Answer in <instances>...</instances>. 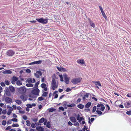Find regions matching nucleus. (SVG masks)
<instances>
[{"label":"nucleus","mask_w":131,"mask_h":131,"mask_svg":"<svg viewBox=\"0 0 131 131\" xmlns=\"http://www.w3.org/2000/svg\"><path fill=\"white\" fill-rule=\"evenodd\" d=\"M51 85L53 90H55V88H56L58 87V84L57 83L55 79L54 78H52V82Z\"/></svg>","instance_id":"f257e3e1"},{"label":"nucleus","mask_w":131,"mask_h":131,"mask_svg":"<svg viewBox=\"0 0 131 131\" xmlns=\"http://www.w3.org/2000/svg\"><path fill=\"white\" fill-rule=\"evenodd\" d=\"M82 79L80 78H74L71 80V82L74 84H76L79 83L81 81Z\"/></svg>","instance_id":"f03ea898"},{"label":"nucleus","mask_w":131,"mask_h":131,"mask_svg":"<svg viewBox=\"0 0 131 131\" xmlns=\"http://www.w3.org/2000/svg\"><path fill=\"white\" fill-rule=\"evenodd\" d=\"M18 92L20 94H24L26 91V89L25 86L19 88L18 89Z\"/></svg>","instance_id":"7ed1b4c3"},{"label":"nucleus","mask_w":131,"mask_h":131,"mask_svg":"<svg viewBox=\"0 0 131 131\" xmlns=\"http://www.w3.org/2000/svg\"><path fill=\"white\" fill-rule=\"evenodd\" d=\"M39 92L40 90L38 88H36L31 91L32 93L36 95H39Z\"/></svg>","instance_id":"20e7f679"},{"label":"nucleus","mask_w":131,"mask_h":131,"mask_svg":"<svg viewBox=\"0 0 131 131\" xmlns=\"http://www.w3.org/2000/svg\"><path fill=\"white\" fill-rule=\"evenodd\" d=\"M15 52L13 50H9L7 51L6 54L8 56H12L15 54Z\"/></svg>","instance_id":"39448f33"},{"label":"nucleus","mask_w":131,"mask_h":131,"mask_svg":"<svg viewBox=\"0 0 131 131\" xmlns=\"http://www.w3.org/2000/svg\"><path fill=\"white\" fill-rule=\"evenodd\" d=\"M63 76L64 79L65 83L67 84H68L69 83V79L67 75L65 74H63Z\"/></svg>","instance_id":"423d86ee"},{"label":"nucleus","mask_w":131,"mask_h":131,"mask_svg":"<svg viewBox=\"0 0 131 131\" xmlns=\"http://www.w3.org/2000/svg\"><path fill=\"white\" fill-rule=\"evenodd\" d=\"M27 96L25 94L21 95L20 96V98L23 101H25L27 100Z\"/></svg>","instance_id":"0eeeda50"},{"label":"nucleus","mask_w":131,"mask_h":131,"mask_svg":"<svg viewBox=\"0 0 131 131\" xmlns=\"http://www.w3.org/2000/svg\"><path fill=\"white\" fill-rule=\"evenodd\" d=\"M34 74L37 78H39V76H41L42 74L41 71H37L36 73Z\"/></svg>","instance_id":"6e6552de"},{"label":"nucleus","mask_w":131,"mask_h":131,"mask_svg":"<svg viewBox=\"0 0 131 131\" xmlns=\"http://www.w3.org/2000/svg\"><path fill=\"white\" fill-rule=\"evenodd\" d=\"M77 119L79 122L80 123L82 121L84 120V118L82 117H80V115L78 114L77 116Z\"/></svg>","instance_id":"1a4fd4ad"},{"label":"nucleus","mask_w":131,"mask_h":131,"mask_svg":"<svg viewBox=\"0 0 131 131\" xmlns=\"http://www.w3.org/2000/svg\"><path fill=\"white\" fill-rule=\"evenodd\" d=\"M40 86L43 89V90L44 91H46L47 90V88L46 87V85L45 84L43 83Z\"/></svg>","instance_id":"9d476101"},{"label":"nucleus","mask_w":131,"mask_h":131,"mask_svg":"<svg viewBox=\"0 0 131 131\" xmlns=\"http://www.w3.org/2000/svg\"><path fill=\"white\" fill-rule=\"evenodd\" d=\"M5 101L6 103H9L12 102V100L9 97H6Z\"/></svg>","instance_id":"9b49d317"},{"label":"nucleus","mask_w":131,"mask_h":131,"mask_svg":"<svg viewBox=\"0 0 131 131\" xmlns=\"http://www.w3.org/2000/svg\"><path fill=\"white\" fill-rule=\"evenodd\" d=\"M9 89L11 92H14L15 91L14 88L12 85L9 86Z\"/></svg>","instance_id":"f8f14e48"},{"label":"nucleus","mask_w":131,"mask_h":131,"mask_svg":"<svg viewBox=\"0 0 131 131\" xmlns=\"http://www.w3.org/2000/svg\"><path fill=\"white\" fill-rule=\"evenodd\" d=\"M58 91H55L53 93V95L54 96V99L57 98L58 97V95L57 94Z\"/></svg>","instance_id":"ddd939ff"},{"label":"nucleus","mask_w":131,"mask_h":131,"mask_svg":"<svg viewBox=\"0 0 131 131\" xmlns=\"http://www.w3.org/2000/svg\"><path fill=\"white\" fill-rule=\"evenodd\" d=\"M36 129L38 131H44V128L40 126L37 127Z\"/></svg>","instance_id":"4468645a"},{"label":"nucleus","mask_w":131,"mask_h":131,"mask_svg":"<svg viewBox=\"0 0 131 131\" xmlns=\"http://www.w3.org/2000/svg\"><path fill=\"white\" fill-rule=\"evenodd\" d=\"M12 73L11 71L9 70H5L3 72V73L4 74H11Z\"/></svg>","instance_id":"2eb2a0df"},{"label":"nucleus","mask_w":131,"mask_h":131,"mask_svg":"<svg viewBox=\"0 0 131 131\" xmlns=\"http://www.w3.org/2000/svg\"><path fill=\"white\" fill-rule=\"evenodd\" d=\"M70 120L73 123H75L76 122V120L75 118L74 117H71L70 118Z\"/></svg>","instance_id":"dca6fc26"},{"label":"nucleus","mask_w":131,"mask_h":131,"mask_svg":"<svg viewBox=\"0 0 131 131\" xmlns=\"http://www.w3.org/2000/svg\"><path fill=\"white\" fill-rule=\"evenodd\" d=\"M44 90H42V92L43 94L42 95V96L43 97H46L47 96V95L48 94V93L47 92H44Z\"/></svg>","instance_id":"f3484780"},{"label":"nucleus","mask_w":131,"mask_h":131,"mask_svg":"<svg viewBox=\"0 0 131 131\" xmlns=\"http://www.w3.org/2000/svg\"><path fill=\"white\" fill-rule=\"evenodd\" d=\"M48 19H43V18L41 23L43 24H46L48 22Z\"/></svg>","instance_id":"a211bd4d"},{"label":"nucleus","mask_w":131,"mask_h":131,"mask_svg":"<svg viewBox=\"0 0 131 131\" xmlns=\"http://www.w3.org/2000/svg\"><path fill=\"white\" fill-rule=\"evenodd\" d=\"M77 62L78 63H80V64H83L85 63L83 59L80 60H78L77 61Z\"/></svg>","instance_id":"6ab92c4d"},{"label":"nucleus","mask_w":131,"mask_h":131,"mask_svg":"<svg viewBox=\"0 0 131 131\" xmlns=\"http://www.w3.org/2000/svg\"><path fill=\"white\" fill-rule=\"evenodd\" d=\"M16 84L18 86L21 85L22 84V82L20 80H18L17 81Z\"/></svg>","instance_id":"aec40b11"},{"label":"nucleus","mask_w":131,"mask_h":131,"mask_svg":"<svg viewBox=\"0 0 131 131\" xmlns=\"http://www.w3.org/2000/svg\"><path fill=\"white\" fill-rule=\"evenodd\" d=\"M79 131H89L87 130V128L86 126H84V127L82 129L79 130Z\"/></svg>","instance_id":"412c9836"},{"label":"nucleus","mask_w":131,"mask_h":131,"mask_svg":"<svg viewBox=\"0 0 131 131\" xmlns=\"http://www.w3.org/2000/svg\"><path fill=\"white\" fill-rule=\"evenodd\" d=\"M84 105L82 104H80L77 105V107L79 108L83 109L84 107Z\"/></svg>","instance_id":"4be33fe9"},{"label":"nucleus","mask_w":131,"mask_h":131,"mask_svg":"<svg viewBox=\"0 0 131 131\" xmlns=\"http://www.w3.org/2000/svg\"><path fill=\"white\" fill-rule=\"evenodd\" d=\"M15 102L18 105H20L21 103V100H15Z\"/></svg>","instance_id":"5701e85b"},{"label":"nucleus","mask_w":131,"mask_h":131,"mask_svg":"<svg viewBox=\"0 0 131 131\" xmlns=\"http://www.w3.org/2000/svg\"><path fill=\"white\" fill-rule=\"evenodd\" d=\"M46 126L47 127L50 128L51 127V125L50 122H48L46 124Z\"/></svg>","instance_id":"b1692460"},{"label":"nucleus","mask_w":131,"mask_h":131,"mask_svg":"<svg viewBox=\"0 0 131 131\" xmlns=\"http://www.w3.org/2000/svg\"><path fill=\"white\" fill-rule=\"evenodd\" d=\"M18 78L17 77H16L15 76H13V77L12 79V80L15 81H17L18 80Z\"/></svg>","instance_id":"393cba45"},{"label":"nucleus","mask_w":131,"mask_h":131,"mask_svg":"<svg viewBox=\"0 0 131 131\" xmlns=\"http://www.w3.org/2000/svg\"><path fill=\"white\" fill-rule=\"evenodd\" d=\"M45 120V118L43 117H42L41 119H40L39 121V122L40 123H43Z\"/></svg>","instance_id":"a878e982"},{"label":"nucleus","mask_w":131,"mask_h":131,"mask_svg":"<svg viewBox=\"0 0 131 131\" xmlns=\"http://www.w3.org/2000/svg\"><path fill=\"white\" fill-rule=\"evenodd\" d=\"M27 82L28 83H33L32 81V80L30 78L29 79H28L27 80Z\"/></svg>","instance_id":"bb28decb"},{"label":"nucleus","mask_w":131,"mask_h":131,"mask_svg":"<svg viewBox=\"0 0 131 131\" xmlns=\"http://www.w3.org/2000/svg\"><path fill=\"white\" fill-rule=\"evenodd\" d=\"M88 96L89 94L88 93H87L86 94L84 95L83 98V100H84L86 98H88Z\"/></svg>","instance_id":"cd10ccee"},{"label":"nucleus","mask_w":131,"mask_h":131,"mask_svg":"<svg viewBox=\"0 0 131 131\" xmlns=\"http://www.w3.org/2000/svg\"><path fill=\"white\" fill-rule=\"evenodd\" d=\"M43 18H38L36 19V20L38 21L40 23H41L42 20Z\"/></svg>","instance_id":"c85d7f7f"},{"label":"nucleus","mask_w":131,"mask_h":131,"mask_svg":"<svg viewBox=\"0 0 131 131\" xmlns=\"http://www.w3.org/2000/svg\"><path fill=\"white\" fill-rule=\"evenodd\" d=\"M26 86L28 87H32L33 86V85L32 84H27Z\"/></svg>","instance_id":"c756f323"},{"label":"nucleus","mask_w":131,"mask_h":131,"mask_svg":"<svg viewBox=\"0 0 131 131\" xmlns=\"http://www.w3.org/2000/svg\"><path fill=\"white\" fill-rule=\"evenodd\" d=\"M5 93L6 95L8 96H10L11 95V93L9 91L6 92Z\"/></svg>","instance_id":"7c9ffc66"},{"label":"nucleus","mask_w":131,"mask_h":131,"mask_svg":"<svg viewBox=\"0 0 131 131\" xmlns=\"http://www.w3.org/2000/svg\"><path fill=\"white\" fill-rule=\"evenodd\" d=\"M90 106V102L88 103L85 106V107L88 108Z\"/></svg>","instance_id":"2f4dec72"},{"label":"nucleus","mask_w":131,"mask_h":131,"mask_svg":"<svg viewBox=\"0 0 131 131\" xmlns=\"http://www.w3.org/2000/svg\"><path fill=\"white\" fill-rule=\"evenodd\" d=\"M36 64H41L42 62V60H39L38 61H35Z\"/></svg>","instance_id":"473e14b6"},{"label":"nucleus","mask_w":131,"mask_h":131,"mask_svg":"<svg viewBox=\"0 0 131 131\" xmlns=\"http://www.w3.org/2000/svg\"><path fill=\"white\" fill-rule=\"evenodd\" d=\"M26 122L27 123L26 125L27 126H29L30 125V121L29 120H27L26 121Z\"/></svg>","instance_id":"72a5a7b5"},{"label":"nucleus","mask_w":131,"mask_h":131,"mask_svg":"<svg viewBox=\"0 0 131 131\" xmlns=\"http://www.w3.org/2000/svg\"><path fill=\"white\" fill-rule=\"evenodd\" d=\"M6 121L4 120L2 122V124L4 126H5L6 125Z\"/></svg>","instance_id":"f704fd0d"},{"label":"nucleus","mask_w":131,"mask_h":131,"mask_svg":"<svg viewBox=\"0 0 131 131\" xmlns=\"http://www.w3.org/2000/svg\"><path fill=\"white\" fill-rule=\"evenodd\" d=\"M73 125L75 126L79 127V124L78 122H75V123Z\"/></svg>","instance_id":"c9c22d12"},{"label":"nucleus","mask_w":131,"mask_h":131,"mask_svg":"<svg viewBox=\"0 0 131 131\" xmlns=\"http://www.w3.org/2000/svg\"><path fill=\"white\" fill-rule=\"evenodd\" d=\"M19 126V125L18 124H13L12 126L13 127H17Z\"/></svg>","instance_id":"e433bc0d"},{"label":"nucleus","mask_w":131,"mask_h":131,"mask_svg":"<svg viewBox=\"0 0 131 131\" xmlns=\"http://www.w3.org/2000/svg\"><path fill=\"white\" fill-rule=\"evenodd\" d=\"M5 84L7 85H9L10 82L8 80H5Z\"/></svg>","instance_id":"4c0bfd02"},{"label":"nucleus","mask_w":131,"mask_h":131,"mask_svg":"<svg viewBox=\"0 0 131 131\" xmlns=\"http://www.w3.org/2000/svg\"><path fill=\"white\" fill-rule=\"evenodd\" d=\"M59 76L60 77V81H63V77L62 75H59Z\"/></svg>","instance_id":"58836bf2"},{"label":"nucleus","mask_w":131,"mask_h":131,"mask_svg":"<svg viewBox=\"0 0 131 131\" xmlns=\"http://www.w3.org/2000/svg\"><path fill=\"white\" fill-rule=\"evenodd\" d=\"M11 121L16 122H17L18 121L17 119L15 118L12 119H11Z\"/></svg>","instance_id":"ea45409f"},{"label":"nucleus","mask_w":131,"mask_h":131,"mask_svg":"<svg viewBox=\"0 0 131 131\" xmlns=\"http://www.w3.org/2000/svg\"><path fill=\"white\" fill-rule=\"evenodd\" d=\"M44 100V99L41 96L39 97L38 98V100L39 101H41L43 100Z\"/></svg>","instance_id":"a19ab883"},{"label":"nucleus","mask_w":131,"mask_h":131,"mask_svg":"<svg viewBox=\"0 0 131 131\" xmlns=\"http://www.w3.org/2000/svg\"><path fill=\"white\" fill-rule=\"evenodd\" d=\"M39 81L37 82L35 84V87L37 88V87L39 84Z\"/></svg>","instance_id":"79ce46f5"},{"label":"nucleus","mask_w":131,"mask_h":131,"mask_svg":"<svg viewBox=\"0 0 131 131\" xmlns=\"http://www.w3.org/2000/svg\"><path fill=\"white\" fill-rule=\"evenodd\" d=\"M55 110V109L53 108H50L49 109V112H51Z\"/></svg>","instance_id":"37998d69"},{"label":"nucleus","mask_w":131,"mask_h":131,"mask_svg":"<svg viewBox=\"0 0 131 131\" xmlns=\"http://www.w3.org/2000/svg\"><path fill=\"white\" fill-rule=\"evenodd\" d=\"M11 126H8L5 129V130H9L11 129Z\"/></svg>","instance_id":"c03bdc74"},{"label":"nucleus","mask_w":131,"mask_h":131,"mask_svg":"<svg viewBox=\"0 0 131 131\" xmlns=\"http://www.w3.org/2000/svg\"><path fill=\"white\" fill-rule=\"evenodd\" d=\"M71 89L69 88H67V89L65 90V91L67 92L70 91L71 90Z\"/></svg>","instance_id":"a18cd8bd"},{"label":"nucleus","mask_w":131,"mask_h":131,"mask_svg":"<svg viewBox=\"0 0 131 131\" xmlns=\"http://www.w3.org/2000/svg\"><path fill=\"white\" fill-rule=\"evenodd\" d=\"M11 110H11V109H10L7 112V114L8 115H9L11 113H12L11 111Z\"/></svg>","instance_id":"49530a36"},{"label":"nucleus","mask_w":131,"mask_h":131,"mask_svg":"<svg viewBox=\"0 0 131 131\" xmlns=\"http://www.w3.org/2000/svg\"><path fill=\"white\" fill-rule=\"evenodd\" d=\"M7 125H9L11 124L12 123V121L11 120H8L7 122Z\"/></svg>","instance_id":"de8ad7c7"},{"label":"nucleus","mask_w":131,"mask_h":131,"mask_svg":"<svg viewBox=\"0 0 131 131\" xmlns=\"http://www.w3.org/2000/svg\"><path fill=\"white\" fill-rule=\"evenodd\" d=\"M26 106H27L29 108H31L32 107V105L30 104H27L26 105Z\"/></svg>","instance_id":"09e8293b"},{"label":"nucleus","mask_w":131,"mask_h":131,"mask_svg":"<svg viewBox=\"0 0 131 131\" xmlns=\"http://www.w3.org/2000/svg\"><path fill=\"white\" fill-rule=\"evenodd\" d=\"M23 118L24 119L26 120L27 119V117L26 115H24L23 116Z\"/></svg>","instance_id":"8fccbe9b"},{"label":"nucleus","mask_w":131,"mask_h":131,"mask_svg":"<svg viewBox=\"0 0 131 131\" xmlns=\"http://www.w3.org/2000/svg\"><path fill=\"white\" fill-rule=\"evenodd\" d=\"M61 71H63V72H66L67 71L65 68H62Z\"/></svg>","instance_id":"3c124183"},{"label":"nucleus","mask_w":131,"mask_h":131,"mask_svg":"<svg viewBox=\"0 0 131 131\" xmlns=\"http://www.w3.org/2000/svg\"><path fill=\"white\" fill-rule=\"evenodd\" d=\"M57 68L59 71H61L62 67H57Z\"/></svg>","instance_id":"603ef678"},{"label":"nucleus","mask_w":131,"mask_h":131,"mask_svg":"<svg viewBox=\"0 0 131 131\" xmlns=\"http://www.w3.org/2000/svg\"><path fill=\"white\" fill-rule=\"evenodd\" d=\"M34 64H36V61H34L29 63V65H33Z\"/></svg>","instance_id":"864d4df0"},{"label":"nucleus","mask_w":131,"mask_h":131,"mask_svg":"<svg viewBox=\"0 0 131 131\" xmlns=\"http://www.w3.org/2000/svg\"><path fill=\"white\" fill-rule=\"evenodd\" d=\"M0 84L3 87L5 86V83L3 82H1Z\"/></svg>","instance_id":"5fc2aeb1"},{"label":"nucleus","mask_w":131,"mask_h":131,"mask_svg":"<svg viewBox=\"0 0 131 131\" xmlns=\"http://www.w3.org/2000/svg\"><path fill=\"white\" fill-rule=\"evenodd\" d=\"M31 126L32 128H35L36 127V126L35 124L34 123L31 124Z\"/></svg>","instance_id":"6e6d98bb"},{"label":"nucleus","mask_w":131,"mask_h":131,"mask_svg":"<svg viewBox=\"0 0 131 131\" xmlns=\"http://www.w3.org/2000/svg\"><path fill=\"white\" fill-rule=\"evenodd\" d=\"M2 113L3 114H5L6 113V110H3L2 111Z\"/></svg>","instance_id":"4d7b16f0"},{"label":"nucleus","mask_w":131,"mask_h":131,"mask_svg":"<svg viewBox=\"0 0 131 131\" xmlns=\"http://www.w3.org/2000/svg\"><path fill=\"white\" fill-rule=\"evenodd\" d=\"M4 91L5 92H8L9 91V89L7 88H6L5 89Z\"/></svg>","instance_id":"13d9d810"},{"label":"nucleus","mask_w":131,"mask_h":131,"mask_svg":"<svg viewBox=\"0 0 131 131\" xmlns=\"http://www.w3.org/2000/svg\"><path fill=\"white\" fill-rule=\"evenodd\" d=\"M59 109L60 110H61L62 111H64V108L63 107H62V106L60 107H59Z\"/></svg>","instance_id":"bf43d9fd"},{"label":"nucleus","mask_w":131,"mask_h":131,"mask_svg":"<svg viewBox=\"0 0 131 131\" xmlns=\"http://www.w3.org/2000/svg\"><path fill=\"white\" fill-rule=\"evenodd\" d=\"M19 112L21 114H24L25 113V111H21L20 110L19 111Z\"/></svg>","instance_id":"052dcab7"},{"label":"nucleus","mask_w":131,"mask_h":131,"mask_svg":"<svg viewBox=\"0 0 131 131\" xmlns=\"http://www.w3.org/2000/svg\"><path fill=\"white\" fill-rule=\"evenodd\" d=\"M7 108H10V109H11V110H13V108L11 107H10L9 105H7Z\"/></svg>","instance_id":"680f3d73"},{"label":"nucleus","mask_w":131,"mask_h":131,"mask_svg":"<svg viewBox=\"0 0 131 131\" xmlns=\"http://www.w3.org/2000/svg\"><path fill=\"white\" fill-rule=\"evenodd\" d=\"M68 124L70 126H72L73 125V124L70 121H69L68 123Z\"/></svg>","instance_id":"e2e57ef3"},{"label":"nucleus","mask_w":131,"mask_h":131,"mask_svg":"<svg viewBox=\"0 0 131 131\" xmlns=\"http://www.w3.org/2000/svg\"><path fill=\"white\" fill-rule=\"evenodd\" d=\"M81 100V99L80 98H79L78 99L77 101V103H79L80 102Z\"/></svg>","instance_id":"0e129e2a"},{"label":"nucleus","mask_w":131,"mask_h":131,"mask_svg":"<svg viewBox=\"0 0 131 131\" xmlns=\"http://www.w3.org/2000/svg\"><path fill=\"white\" fill-rule=\"evenodd\" d=\"M26 71L27 73H29L31 72V70L29 69H27L26 70Z\"/></svg>","instance_id":"69168bd1"},{"label":"nucleus","mask_w":131,"mask_h":131,"mask_svg":"<svg viewBox=\"0 0 131 131\" xmlns=\"http://www.w3.org/2000/svg\"><path fill=\"white\" fill-rule=\"evenodd\" d=\"M17 110H19V111L22 108L20 106H18L17 107Z\"/></svg>","instance_id":"338daca9"},{"label":"nucleus","mask_w":131,"mask_h":131,"mask_svg":"<svg viewBox=\"0 0 131 131\" xmlns=\"http://www.w3.org/2000/svg\"><path fill=\"white\" fill-rule=\"evenodd\" d=\"M85 111H86V112H89V111H90V110L89 108H86V109H85V110H84Z\"/></svg>","instance_id":"774afa93"}]
</instances>
